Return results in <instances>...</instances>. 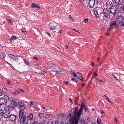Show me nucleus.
Listing matches in <instances>:
<instances>
[{
  "mask_svg": "<svg viewBox=\"0 0 124 124\" xmlns=\"http://www.w3.org/2000/svg\"><path fill=\"white\" fill-rule=\"evenodd\" d=\"M88 19H85L84 21V23H87L88 22Z\"/></svg>",
  "mask_w": 124,
  "mask_h": 124,
  "instance_id": "4c0bfd02",
  "label": "nucleus"
},
{
  "mask_svg": "<svg viewBox=\"0 0 124 124\" xmlns=\"http://www.w3.org/2000/svg\"><path fill=\"white\" fill-rule=\"evenodd\" d=\"M8 116L9 118V120L11 122H14L16 120V116L14 115H8Z\"/></svg>",
  "mask_w": 124,
  "mask_h": 124,
  "instance_id": "423d86ee",
  "label": "nucleus"
},
{
  "mask_svg": "<svg viewBox=\"0 0 124 124\" xmlns=\"http://www.w3.org/2000/svg\"><path fill=\"white\" fill-rule=\"evenodd\" d=\"M4 108L6 111H7L8 110L11 111V108L10 106L9 105L5 106Z\"/></svg>",
  "mask_w": 124,
  "mask_h": 124,
  "instance_id": "a211bd4d",
  "label": "nucleus"
},
{
  "mask_svg": "<svg viewBox=\"0 0 124 124\" xmlns=\"http://www.w3.org/2000/svg\"><path fill=\"white\" fill-rule=\"evenodd\" d=\"M18 39V37H17L14 35H12L11 36V38L10 39V41L12 42V41L14 40H16Z\"/></svg>",
  "mask_w": 124,
  "mask_h": 124,
  "instance_id": "dca6fc26",
  "label": "nucleus"
},
{
  "mask_svg": "<svg viewBox=\"0 0 124 124\" xmlns=\"http://www.w3.org/2000/svg\"><path fill=\"white\" fill-rule=\"evenodd\" d=\"M78 97L76 98L75 100V102H77L78 101Z\"/></svg>",
  "mask_w": 124,
  "mask_h": 124,
  "instance_id": "5fc2aeb1",
  "label": "nucleus"
},
{
  "mask_svg": "<svg viewBox=\"0 0 124 124\" xmlns=\"http://www.w3.org/2000/svg\"><path fill=\"white\" fill-rule=\"evenodd\" d=\"M117 8L115 6H112L110 9V12L113 15H115L117 11Z\"/></svg>",
  "mask_w": 124,
  "mask_h": 124,
  "instance_id": "39448f33",
  "label": "nucleus"
},
{
  "mask_svg": "<svg viewBox=\"0 0 124 124\" xmlns=\"http://www.w3.org/2000/svg\"><path fill=\"white\" fill-rule=\"evenodd\" d=\"M23 112H20L19 116L20 124H28L29 119L27 116H23Z\"/></svg>",
  "mask_w": 124,
  "mask_h": 124,
  "instance_id": "f257e3e1",
  "label": "nucleus"
},
{
  "mask_svg": "<svg viewBox=\"0 0 124 124\" xmlns=\"http://www.w3.org/2000/svg\"><path fill=\"white\" fill-rule=\"evenodd\" d=\"M73 76L75 77H76L77 76V75L75 72H74L73 73Z\"/></svg>",
  "mask_w": 124,
  "mask_h": 124,
  "instance_id": "37998d69",
  "label": "nucleus"
},
{
  "mask_svg": "<svg viewBox=\"0 0 124 124\" xmlns=\"http://www.w3.org/2000/svg\"><path fill=\"white\" fill-rule=\"evenodd\" d=\"M2 90L3 93L6 94H8L9 91L6 88L4 87L2 88Z\"/></svg>",
  "mask_w": 124,
  "mask_h": 124,
  "instance_id": "aec40b11",
  "label": "nucleus"
},
{
  "mask_svg": "<svg viewBox=\"0 0 124 124\" xmlns=\"http://www.w3.org/2000/svg\"><path fill=\"white\" fill-rule=\"evenodd\" d=\"M78 107H76L74 108V116L77 118V113L78 112Z\"/></svg>",
  "mask_w": 124,
  "mask_h": 124,
  "instance_id": "f3484780",
  "label": "nucleus"
},
{
  "mask_svg": "<svg viewBox=\"0 0 124 124\" xmlns=\"http://www.w3.org/2000/svg\"><path fill=\"white\" fill-rule=\"evenodd\" d=\"M113 2H114L116 4H118L120 2L121 0H112Z\"/></svg>",
  "mask_w": 124,
  "mask_h": 124,
  "instance_id": "cd10ccee",
  "label": "nucleus"
},
{
  "mask_svg": "<svg viewBox=\"0 0 124 124\" xmlns=\"http://www.w3.org/2000/svg\"><path fill=\"white\" fill-rule=\"evenodd\" d=\"M82 106V107L84 108V110L86 112L88 110L87 106L85 105L84 103L81 104Z\"/></svg>",
  "mask_w": 124,
  "mask_h": 124,
  "instance_id": "6ab92c4d",
  "label": "nucleus"
},
{
  "mask_svg": "<svg viewBox=\"0 0 124 124\" xmlns=\"http://www.w3.org/2000/svg\"><path fill=\"white\" fill-rule=\"evenodd\" d=\"M4 97L6 98V99L7 100L8 99V100L9 101V99L10 98H12L11 97H9L7 95H4Z\"/></svg>",
  "mask_w": 124,
  "mask_h": 124,
  "instance_id": "72a5a7b5",
  "label": "nucleus"
},
{
  "mask_svg": "<svg viewBox=\"0 0 124 124\" xmlns=\"http://www.w3.org/2000/svg\"><path fill=\"white\" fill-rule=\"evenodd\" d=\"M109 26L110 27H112L113 26H116L118 27V24H116V20H113L112 21L110 22Z\"/></svg>",
  "mask_w": 124,
  "mask_h": 124,
  "instance_id": "f8f14e48",
  "label": "nucleus"
},
{
  "mask_svg": "<svg viewBox=\"0 0 124 124\" xmlns=\"http://www.w3.org/2000/svg\"><path fill=\"white\" fill-rule=\"evenodd\" d=\"M19 91H20L21 92H24V90L22 89H19Z\"/></svg>",
  "mask_w": 124,
  "mask_h": 124,
  "instance_id": "052dcab7",
  "label": "nucleus"
},
{
  "mask_svg": "<svg viewBox=\"0 0 124 124\" xmlns=\"http://www.w3.org/2000/svg\"><path fill=\"white\" fill-rule=\"evenodd\" d=\"M50 28L52 30H55L56 28L55 27H50Z\"/></svg>",
  "mask_w": 124,
  "mask_h": 124,
  "instance_id": "c9c22d12",
  "label": "nucleus"
},
{
  "mask_svg": "<svg viewBox=\"0 0 124 124\" xmlns=\"http://www.w3.org/2000/svg\"><path fill=\"white\" fill-rule=\"evenodd\" d=\"M103 12L104 14L103 18L108 19L110 17V14L109 11L107 8L103 9Z\"/></svg>",
  "mask_w": 124,
  "mask_h": 124,
  "instance_id": "20e7f679",
  "label": "nucleus"
},
{
  "mask_svg": "<svg viewBox=\"0 0 124 124\" xmlns=\"http://www.w3.org/2000/svg\"><path fill=\"white\" fill-rule=\"evenodd\" d=\"M8 57H9L10 59L12 60H16L18 59L17 56L14 55L12 54H10L8 55Z\"/></svg>",
  "mask_w": 124,
  "mask_h": 124,
  "instance_id": "ddd939ff",
  "label": "nucleus"
},
{
  "mask_svg": "<svg viewBox=\"0 0 124 124\" xmlns=\"http://www.w3.org/2000/svg\"><path fill=\"white\" fill-rule=\"evenodd\" d=\"M69 100L70 101H70V102L71 103H72V99L71 98H69Z\"/></svg>",
  "mask_w": 124,
  "mask_h": 124,
  "instance_id": "3c124183",
  "label": "nucleus"
},
{
  "mask_svg": "<svg viewBox=\"0 0 124 124\" xmlns=\"http://www.w3.org/2000/svg\"><path fill=\"white\" fill-rule=\"evenodd\" d=\"M72 30H74V31H77V32H78V31L76 30L75 29H72Z\"/></svg>",
  "mask_w": 124,
  "mask_h": 124,
  "instance_id": "69168bd1",
  "label": "nucleus"
},
{
  "mask_svg": "<svg viewBox=\"0 0 124 124\" xmlns=\"http://www.w3.org/2000/svg\"><path fill=\"white\" fill-rule=\"evenodd\" d=\"M17 93H16L15 92H13L12 93V94H13V95H15V96L17 94Z\"/></svg>",
  "mask_w": 124,
  "mask_h": 124,
  "instance_id": "603ef678",
  "label": "nucleus"
},
{
  "mask_svg": "<svg viewBox=\"0 0 124 124\" xmlns=\"http://www.w3.org/2000/svg\"><path fill=\"white\" fill-rule=\"evenodd\" d=\"M122 26H124V23L123 22H122L121 23Z\"/></svg>",
  "mask_w": 124,
  "mask_h": 124,
  "instance_id": "4d7b16f0",
  "label": "nucleus"
},
{
  "mask_svg": "<svg viewBox=\"0 0 124 124\" xmlns=\"http://www.w3.org/2000/svg\"><path fill=\"white\" fill-rule=\"evenodd\" d=\"M110 103L112 104H113L114 103H113L111 101H110V100L109 99V100L108 101Z\"/></svg>",
  "mask_w": 124,
  "mask_h": 124,
  "instance_id": "6e6d98bb",
  "label": "nucleus"
},
{
  "mask_svg": "<svg viewBox=\"0 0 124 124\" xmlns=\"http://www.w3.org/2000/svg\"><path fill=\"white\" fill-rule=\"evenodd\" d=\"M55 72L59 74H60L62 73V71L61 70H60L59 71H56Z\"/></svg>",
  "mask_w": 124,
  "mask_h": 124,
  "instance_id": "a878e982",
  "label": "nucleus"
},
{
  "mask_svg": "<svg viewBox=\"0 0 124 124\" xmlns=\"http://www.w3.org/2000/svg\"><path fill=\"white\" fill-rule=\"evenodd\" d=\"M33 115L32 113H30L28 117L30 120H32L33 119Z\"/></svg>",
  "mask_w": 124,
  "mask_h": 124,
  "instance_id": "412c9836",
  "label": "nucleus"
},
{
  "mask_svg": "<svg viewBox=\"0 0 124 124\" xmlns=\"http://www.w3.org/2000/svg\"><path fill=\"white\" fill-rule=\"evenodd\" d=\"M9 24L10 25H12V24H11L12 21L10 20H9L8 21Z\"/></svg>",
  "mask_w": 124,
  "mask_h": 124,
  "instance_id": "ea45409f",
  "label": "nucleus"
},
{
  "mask_svg": "<svg viewBox=\"0 0 124 124\" xmlns=\"http://www.w3.org/2000/svg\"><path fill=\"white\" fill-rule=\"evenodd\" d=\"M17 106L19 108H21L23 107V108L21 109L19 111V116H20V112H21L22 111V112H23V116H24V110H25L26 109L24 103L20 101H19L17 102Z\"/></svg>",
  "mask_w": 124,
  "mask_h": 124,
  "instance_id": "f03ea898",
  "label": "nucleus"
},
{
  "mask_svg": "<svg viewBox=\"0 0 124 124\" xmlns=\"http://www.w3.org/2000/svg\"><path fill=\"white\" fill-rule=\"evenodd\" d=\"M87 120L88 122H90L91 121V119L89 117L87 118Z\"/></svg>",
  "mask_w": 124,
  "mask_h": 124,
  "instance_id": "c03bdc74",
  "label": "nucleus"
},
{
  "mask_svg": "<svg viewBox=\"0 0 124 124\" xmlns=\"http://www.w3.org/2000/svg\"><path fill=\"white\" fill-rule=\"evenodd\" d=\"M94 11L95 15L97 18L99 17V15H100L101 12V9L99 8H96V10H94Z\"/></svg>",
  "mask_w": 124,
  "mask_h": 124,
  "instance_id": "0eeeda50",
  "label": "nucleus"
},
{
  "mask_svg": "<svg viewBox=\"0 0 124 124\" xmlns=\"http://www.w3.org/2000/svg\"><path fill=\"white\" fill-rule=\"evenodd\" d=\"M69 18L71 20H73V18L70 15L69 17Z\"/></svg>",
  "mask_w": 124,
  "mask_h": 124,
  "instance_id": "79ce46f5",
  "label": "nucleus"
},
{
  "mask_svg": "<svg viewBox=\"0 0 124 124\" xmlns=\"http://www.w3.org/2000/svg\"><path fill=\"white\" fill-rule=\"evenodd\" d=\"M106 4L110 6H111V4H112V2L111 1H107Z\"/></svg>",
  "mask_w": 124,
  "mask_h": 124,
  "instance_id": "c756f323",
  "label": "nucleus"
},
{
  "mask_svg": "<svg viewBox=\"0 0 124 124\" xmlns=\"http://www.w3.org/2000/svg\"><path fill=\"white\" fill-rule=\"evenodd\" d=\"M83 78L82 77H79V79L81 80H82L83 79Z\"/></svg>",
  "mask_w": 124,
  "mask_h": 124,
  "instance_id": "864d4df0",
  "label": "nucleus"
},
{
  "mask_svg": "<svg viewBox=\"0 0 124 124\" xmlns=\"http://www.w3.org/2000/svg\"><path fill=\"white\" fill-rule=\"evenodd\" d=\"M37 122L36 121H34L33 122V124H38Z\"/></svg>",
  "mask_w": 124,
  "mask_h": 124,
  "instance_id": "de8ad7c7",
  "label": "nucleus"
},
{
  "mask_svg": "<svg viewBox=\"0 0 124 124\" xmlns=\"http://www.w3.org/2000/svg\"><path fill=\"white\" fill-rule=\"evenodd\" d=\"M47 124H53V122L52 121H50L48 122Z\"/></svg>",
  "mask_w": 124,
  "mask_h": 124,
  "instance_id": "a19ab883",
  "label": "nucleus"
},
{
  "mask_svg": "<svg viewBox=\"0 0 124 124\" xmlns=\"http://www.w3.org/2000/svg\"><path fill=\"white\" fill-rule=\"evenodd\" d=\"M6 56V55L5 53H2L1 54L0 57L2 59H4L5 58Z\"/></svg>",
  "mask_w": 124,
  "mask_h": 124,
  "instance_id": "b1692460",
  "label": "nucleus"
},
{
  "mask_svg": "<svg viewBox=\"0 0 124 124\" xmlns=\"http://www.w3.org/2000/svg\"><path fill=\"white\" fill-rule=\"evenodd\" d=\"M83 108V107H82V106L81 105V107L79 110L78 111V113H77V119H78V120L79 119L80 117L81 116V112L82 111Z\"/></svg>",
  "mask_w": 124,
  "mask_h": 124,
  "instance_id": "6e6552de",
  "label": "nucleus"
},
{
  "mask_svg": "<svg viewBox=\"0 0 124 124\" xmlns=\"http://www.w3.org/2000/svg\"><path fill=\"white\" fill-rule=\"evenodd\" d=\"M9 99V101L11 102V107L13 108L16 107L17 103V100L15 98L13 99L12 98H10Z\"/></svg>",
  "mask_w": 124,
  "mask_h": 124,
  "instance_id": "7ed1b4c3",
  "label": "nucleus"
},
{
  "mask_svg": "<svg viewBox=\"0 0 124 124\" xmlns=\"http://www.w3.org/2000/svg\"><path fill=\"white\" fill-rule=\"evenodd\" d=\"M31 6L33 8H38V9H39L40 8V7L39 6L35 4L34 3H33L32 4Z\"/></svg>",
  "mask_w": 124,
  "mask_h": 124,
  "instance_id": "5701e85b",
  "label": "nucleus"
},
{
  "mask_svg": "<svg viewBox=\"0 0 124 124\" xmlns=\"http://www.w3.org/2000/svg\"><path fill=\"white\" fill-rule=\"evenodd\" d=\"M91 124H96V123H95V122H93Z\"/></svg>",
  "mask_w": 124,
  "mask_h": 124,
  "instance_id": "774afa93",
  "label": "nucleus"
},
{
  "mask_svg": "<svg viewBox=\"0 0 124 124\" xmlns=\"http://www.w3.org/2000/svg\"><path fill=\"white\" fill-rule=\"evenodd\" d=\"M51 68L52 69H54L55 68V65L53 63H51L50 64Z\"/></svg>",
  "mask_w": 124,
  "mask_h": 124,
  "instance_id": "bb28decb",
  "label": "nucleus"
},
{
  "mask_svg": "<svg viewBox=\"0 0 124 124\" xmlns=\"http://www.w3.org/2000/svg\"><path fill=\"white\" fill-rule=\"evenodd\" d=\"M105 99L107 101H108L109 99L108 97L107 98H106Z\"/></svg>",
  "mask_w": 124,
  "mask_h": 124,
  "instance_id": "338daca9",
  "label": "nucleus"
},
{
  "mask_svg": "<svg viewBox=\"0 0 124 124\" xmlns=\"http://www.w3.org/2000/svg\"><path fill=\"white\" fill-rule=\"evenodd\" d=\"M46 72V71L41 70L39 71V73L41 75H43Z\"/></svg>",
  "mask_w": 124,
  "mask_h": 124,
  "instance_id": "c85d7f7f",
  "label": "nucleus"
},
{
  "mask_svg": "<svg viewBox=\"0 0 124 124\" xmlns=\"http://www.w3.org/2000/svg\"><path fill=\"white\" fill-rule=\"evenodd\" d=\"M59 122L58 120H57V121H55V124H58L59 123Z\"/></svg>",
  "mask_w": 124,
  "mask_h": 124,
  "instance_id": "8fccbe9b",
  "label": "nucleus"
},
{
  "mask_svg": "<svg viewBox=\"0 0 124 124\" xmlns=\"http://www.w3.org/2000/svg\"><path fill=\"white\" fill-rule=\"evenodd\" d=\"M24 63L25 64H26L27 65H28V63L26 61V60H25V59H24Z\"/></svg>",
  "mask_w": 124,
  "mask_h": 124,
  "instance_id": "49530a36",
  "label": "nucleus"
},
{
  "mask_svg": "<svg viewBox=\"0 0 124 124\" xmlns=\"http://www.w3.org/2000/svg\"><path fill=\"white\" fill-rule=\"evenodd\" d=\"M96 0L97 4H100L101 2V0Z\"/></svg>",
  "mask_w": 124,
  "mask_h": 124,
  "instance_id": "f704fd0d",
  "label": "nucleus"
},
{
  "mask_svg": "<svg viewBox=\"0 0 124 124\" xmlns=\"http://www.w3.org/2000/svg\"><path fill=\"white\" fill-rule=\"evenodd\" d=\"M30 103L31 105H34L35 104V103H34L33 101H31L30 102Z\"/></svg>",
  "mask_w": 124,
  "mask_h": 124,
  "instance_id": "a18cd8bd",
  "label": "nucleus"
},
{
  "mask_svg": "<svg viewBox=\"0 0 124 124\" xmlns=\"http://www.w3.org/2000/svg\"><path fill=\"white\" fill-rule=\"evenodd\" d=\"M95 3L94 0H90L89 2V7L92 8L94 7Z\"/></svg>",
  "mask_w": 124,
  "mask_h": 124,
  "instance_id": "9b49d317",
  "label": "nucleus"
},
{
  "mask_svg": "<svg viewBox=\"0 0 124 124\" xmlns=\"http://www.w3.org/2000/svg\"><path fill=\"white\" fill-rule=\"evenodd\" d=\"M72 118L73 119H74V120H75V121L76 120V121H78V119H77V118L76 117H75L74 115V116H72L71 117V114L70 113H69L67 116V119H69V120L70 121V123H71V120H70V119Z\"/></svg>",
  "mask_w": 124,
  "mask_h": 124,
  "instance_id": "1a4fd4ad",
  "label": "nucleus"
},
{
  "mask_svg": "<svg viewBox=\"0 0 124 124\" xmlns=\"http://www.w3.org/2000/svg\"><path fill=\"white\" fill-rule=\"evenodd\" d=\"M71 80L73 81H74L75 82H76V83L77 82V81L75 79V78L74 79L73 78H72Z\"/></svg>",
  "mask_w": 124,
  "mask_h": 124,
  "instance_id": "58836bf2",
  "label": "nucleus"
},
{
  "mask_svg": "<svg viewBox=\"0 0 124 124\" xmlns=\"http://www.w3.org/2000/svg\"><path fill=\"white\" fill-rule=\"evenodd\" d=\"M4 113L3 110L2 109L0 110V116H4Z\"/></svg>",
  "mask_w": 124,
  "mask_h": 124,
  "instance_id": "393cba45",
  "label": "nucleus"
},
{
  "mask_svg": "<svg viewBox=\"0 0 124 124\" xmlns=\"http://www.w3.org/2000/svg\"><path fill=\"white\" fill-rule=\"evenodd\" d=\"M7 102V100L5 98H2L0 99V105H4L6 104Z\"/></svg>",
  "mask_w": 124,
  "mask_h": 124,
  "instance_id": "9d476101",
  "label": "nucleus"
},
{
  "mask_svg": "<svg viewBox=\"0 0 124 124\" xmlns=\"http://www.w3.org/2000/svg\"><path fill=\"white\" fill-rule=\"evenodd\" d=\"M38 116L40 118H42L44 116V114L43 113H39L38 114Z\"/></svg>",
  "mask_w": 124,
  "mask_h": 124,
  "instance_id": "4be33fe9",
  "label": "nucleus"
},
{
  "mask_svg": "<svg viewBox=\"0 0 124 124\" xmlns=\"http://www.w3.org/2000/svg\"><path fill=\"white\" fill-rule=\"evenodd\" d=\"M103 97L105 99L108 97L107 96L104 95H103Z\"/></svg>",
  "mask_w": 124,
  "mask_h": 124,
  "instance_id": "680f3d73",
  "label": "nucleus"
},
{
  "mask_svg": "<svg viewBox=\"0 0 124 124\" xmlns=\"http://www.w3.org/2000/svg\"><path fill=\"white\" fill-rule=\"evenodd\" d=\"M83 124H88L86 121L84 119L83 121Z\"/></svg>",
  "mask_w": 124,
  "mask_h": 124,
  "instance_id": "e433bc0d",
  "label": "nucleus"
},
{
  "mask_svg": "<svg viewBox=\"0 0 124 124\" xmlns=\"http://www.w3.org/2000/svg\"><path fill=\"white\" fill-rule=\"evenodd\" d=\"M77 73L78 74H79V75H82V74L81 73H79V72H77Z\"/></svg>",
  "mask_w": 124,
  "mask_h": 124,
  "instance_id": "bf43d9fd",
  "label": "nucleus"
},
{
  "mask_svg": "<svg viewBox=\"0 0 124 124\" xmlns=\"http://www.w3.org/2000/svg\"><path fill=\"white\" fill-rule=\"evenodd\" d=\"M33 59L35 60H38V58L36 57H33Z\"/></svg>",
  "mask_w": 124,
  "mask_h": 124,
  "instance_id": "09e8293b",
  "label": "nucleus"
},
{
  "mask_svg": "<svg viewBox=\"0 0 124 124\" xmlns=\"http://www.w3.org/2000/svg\"><path fill=\"white\" fill-rule=\"evenodd\" d=\"M7 83L8 84H9L10 83V81L9 80H8L7 81Z\"/></svg>",
  "mask_w": 124,
  "mask_h": 124,
  "instance_id": "0e129e2a",
  "label": "nucleus"
},
{
  "mask_svg": "<svg viewBox=\"0 0 124 124\" xmlns=\"http://www.w3.org/2000/svg\"><path fill=\"white\" fill-rule=\"evenodd\" d=\"M65 83L66 85H68V82L67 81H65L64 82Z\"/></svg>",
  "mask_w": 124,
  "mask_h": 124,
  "instance_id": "e2e57ef3",
  "label": "nucleus"
},
{
  "mask_svg": "<svg viewBox=\"0 0 124 124\" xmlns=\"http://www.w3.org/2000/svg\"><path fill=\"white\" fill-rule=\"evenodd\" d=\"M46 120H42L41 121V123L42 124H45Z\"/></svg>",
  "mask_w": 124,
  "mask_h": 124,
  "instance_id": "473e14b6",
  "label": "nucleus"
},
{
  "mask_svg": "<svg viewBox=\"0 0 124 124\" xmlns=\"http://www.w3.org/2000/svg\"><path fill=\"white\" fill-rule=\"evenodd\" d=\"M97 122L98 123V124H100V123L101 122V119L99 118H97Z\"/></svg>",
  "mask_w": 124,
  "mask_h": 124,
  "instance_id": "7c9ffc66",
  "label": "nucleus"
},
{
  "mask_svg": "<svg viewBox=\"0 0 124 124\" xmlns=\"http://www.w3.org/2000/svg\"><path fill=\"white\" fill-rule=\"evenodd\" d=\"M96 80L98 82H99L101 83L103 82V81L102 80L98 78L96 79Z\"/></svg>",
  "mask_w": 124,
  "mask_h": 124,
  "instance_id": "2f4dec72",
  "label": "nucleus"
},
{
  "mask_svg": "<svg viewBox=\"0 0 124 124\" xmlns=\"http://www.w3.org/2000/svg\"><path fill=\"white\" fill-rule=\"evenodd\" d=\"M65 116V114H64L60 113L57 115L56 116V117L57 119H60L63 118Z\"/></svg>",
  "mask_w": 124,
  "mask_h": 124,
  "instance_id": "4468645a",
  "label": "nucleus"
},
{
  "mask_svg": "<svg viewBox=\"0 0 124 124\" xmlns=\"http://www.w3.org/2000/svg\"><path fill=\"white\" fill-rule=\"evenodd\" d=\"M74 119L72 118L70 119L71 120V123L70 124H78V121H75L74 120Z\"/></svg>",
  "mask_w": 124,
  "mask_h": 124,
  "instance_id": "2eb2a0df",
  "label": "nucleus"
},
{
  "mask_svg": "<svg viewBox=\"0 0 124 124\" xmlns=\"http://www.w3.org/2000/svg\"><path fill=\"white\" fill-rule=\"evenodd\" d=\"M113 77H114V78L118 80V79L116 77V76L115 75H113Z\"/></svg>",
  "mask_w": 124,
  "mask_h": 124,
  "instance_id": "13d9d810",
  "label": "nucleus"
}]
</instances>
